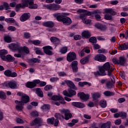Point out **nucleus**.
Segmentation results:
<instances>
[{
	"instance_id": "53",
	"label": "nucleus",
	"mask_w": 128,
	"mask_h": 128,
	"mask_svg": "<svg viewBox=\"0 0 128 128\" xmlns=\"http://www.w3.org/2000/svg\"><path fill=\"white\" fill-rule=\"evenodd\" d=\"M8 54V50H0V56L2 58V56H6L4 54Z\"/></svg>"
},
{
	"instance_id": "55",
	"label": "nucleus",
	"mask_w": 128,
	"mask_h": 128,
	"mask_svg": "<svg viewBox=\"0 0 128 128\" xmlns=\"http://www.w3.org/2000/svg\"><path fill=\"white\" fill-rule=\"evenodd\" d=\"M74 40H82V36L80 34H76L74 36Z\"/></svg>"
},
{
	"instance_id": "5",
	"label": "nucleus",
	"mask_w": 128,
	"mask_h": 128,
	"mask_svg": "<svg viewBox=\"0 0 128 128\" xmlns=\"http://www.w3.org/2000/svg\"><path fill=\"white\" fill-rule=\"evenodd\" d=\"M103 66L105 70L108 72L107 76H114V74H112V72H114V68L110 66V64L109 62H106L105 63Z\"/></svg>"
},
{
	"instance_id": "42",
	"label": "nucleus",
	"mask_w": 128,
	"mask_h": 128,
	"mask_svg": "<svg viewBox=\"0 0 128 128\" xmlns=\"http://www.w3.org/2000/svg\"><path fill=\"white\" fill-rule=\"evenodd\" d=\"M5 22L8 24H14L16 20L14 18H6L5 19Z\"/></svg>"
},
{
	"instance_id": "9",
	"label": "nucleus",
	"mask_w": 128,
	"mask_h": 128,
	"mask_svg": "<svg viewBox=\"0 0 128 128\" xmlns=\"http://www.w3.org/2000/svg\"><path fill=\"white\" fill-rule=\"evenodd\" d=\"M20 47V44L18 42L12 43L9 45V48L12 50V52H19Z\"/></svg>"
},
{
	"instance_id": "64",
	"label": "nucleus",
	"mask_w": 128,
	"mask_h": 128,
	"mask_svg": "<svg viewBox=\"0 0 128 128\" xmlns=\"http://www.w3.org/2000/svg\"><path fill=\"white\" fill-rule=\"evenodd\" d=\"M16 122H17V124H24V120L20 118H17L16 119Z\"/></svg>"
},
{
	"instance_id": "58",
	"label": "nucleus",
	"mask_w": 128,
	"mask_h": 128,
	"mask_svg": "<svg viewBox=\"0 0 128 128\" xmlns=\"http://www.w3.org/2000/svg\"><path fill=\"white\" fill-rule=\"evenodd\" d=\"M24 38L28 40V38H30V34L28 32H25L24 34Z\"/></svg>"
},
{
	"instance_id": "2",
	"label": "nucleus",
	"mask_w": 128,
	"mask_h": 128,
	"mask_svg": "<svg viewBox=\"0 0 128 128\" xmlns=\"http://www.w3.org/2000/svg\"><path fill=\"white\" fill-rule=\"evenodd\" d=\"M53 16L56 18L58 22H62L64 26H70L72 22V19L68 16H64L62 14V13L56 12L53 14Z\"/></svg>"
},
{
	"instance_id": "29",
	"label": "nucleus",
	"mask_w": 128,
	"mask_h": 128,
	"mask_svg": "<svg viewBox=\"0 0 128 128\" xmlns=\"http://www.w3.org/2000/svg\"><path fill=\"white\" fill-rule=\"evenodd\" d=\"M100 96H102V94L98 92H96L94 93L92 95V98L93 100H96V102H98V98H100Z\"/></svg>"
},
{
	"instance_id": "56",
	"label": "nucleus",
	"mask_w": 128,
	"mask_h": 128,
	"mask_svg": "<svg viewBox=\"0 0 128 128\" xmlns=\"http://www.w3.org/2000/svg\"><path fill=\"white\" fill-rule=\"evenodd\" d=\"M58 80V77H52L50 78V82H56Z\"/></svg>"
},
{
	"instance_id": "18",
	"label": "nucleus",
	"mask_w": 128,
	"mask_h": 128,
	"mask_svg": "<svg viewBox=\"0 0 128 128\" xmlns=\"http://www.w3.org/2000/svg\"><path fill=\"white\" fill-rule=\"evenodd\" d=\"M78 96L80 97V100L86 102L88 100L90 99V95L88 94H86L84 92H80L78 93Z\"/></svg>"
},
{
	"instance_id": "63",
	"label": "nucleus",
	"mask_w": 128,
	"mask_h": 128,
	"mask_svg": "<svg viewBox=\"0 0 128 128\" xmlns=\"http://www.w3.org/2000/svg\"><path fill=\"white\" fill-rule=\"evenodd\" d=\"M30 114L32 116H38V112L36 111H32Z\"/></svg>"
},
{
	"instance_id": "40",
	"label": "nucleus",
	"mask_w": 128,
	"mask_h": 128,
	"mask_svg": "<svg viewBox=\"0 0 128 128\" xmlns=\"http://www.w3.org/2000/svg\"><path fill=\"white\" fill-rule=\"evenodd\" d=\"M68 92H69L70 98H72L74 96H76V90H72L70 88L68 89Z\"/></svg>"
},
{
	"instance_id": "39",
	"label": "nucleus",
	"mask_w": 128,
	"mask_h": 128,
	"mask_svg": "<svg viewBox=\"0 0 128 128\" xmlns=\"http://www.w3.org/2000/svg\"><path fill=\"white\" fill-rule=\"evenodd\" d=\"M87 84L88 85V86H92V84L88 82H78L79 86H81V87L84 86H86Z\"/></svg>"
},
{
	"instance_id": "17",
	"label": "nucleus",
	"mask_w": 128,
	"mask_h": 128,
	"mask_svg": "<svg viewBox=\"0 0 128 128\" xmlns=\"http://www.w3.org/2000/svg\"><path fill=\"white\" fill-rule=\"evenodd\" d=\"M6 86H8L11 90H16L18 88V84L16 82L10 81L8 83L5 84Z\"/></svg>"
},
{
	"instance_id": "12",
	"label": "nucleus",
	"mask_w": 128,
	"mask_h": 128,
	"mask_svg": "<svg viewBox=\"0 0 128 128\" xmlns=\"http://www.w3.org/2000/svg\"><path fill=\"white\" fill-rule=\"evenodd\" d=\"M60 112L64 114V118L66 120H68L70 118H72V114H71L70 111L69 110L62 109L61 110Z\"/></svg>"
},
{
	"instance_id": "59",
	"label": "nucleus",
	"mask_w": 128,
	"mask_h": 128,
	"mask_svg": "<svg viewBox=\"0 0 128 128\" xmlns=\"http://www.w3.org/2000/svg\"><path fill=\"white\" fill-rule=\"evenodd\" d=\"M93 48L94 50H100V46L98 44H93Z\"/></svg>"
},
{
	"instance_id": "27",
	"label": "nucleus",
	"mask_w": 128,
	"mask_h": 128,
	"mask_svg": "<svg viewBox=\"0 0 128 128\" xmlns=\"http://www.w3.org/2000/svg\"><path fill=\"white\" fill-rule=\"evenodd\" d=\"M90 56L88 55L84 58H82L80 60L81 64H86L90 62Z\"/></svg>"
},
{
	"instance_id": "10",
	"label": "nucleus",
	"mask_w": 128,
	"mask_h": 128,
	"mask_svg": "<svg viewBox=\"0 0 128 128\" xmlns=\"http://www.w3.org/2000/svg\"><path fill=\"white\" fill-rule=\"evenodd\" d=\"M94 60L100 62H104L106 60V56L103 54H98L94 56Z\"/></svg>"
},
{
	"instance_id": "62",
	"label": "nucleus",
	"mask_w": 128,
	"mask_h": 128,
	"mask_svg": "<svg viewBox=\"0 0 128 128\" xmlns=\"http://www.w3.org/2000/svg\"><path fill=\"white\" fill-rule=\"evenodd\" d=\"M58 76H66V74L64 72H58Z\"/></svg>"
},
{
	"instance_id": "26",
	"label": "nucleus",
	"mask_w": 128,
	"mask_h": 128,
	"mask_svg": "<svg viewBox=\"0 0 128 128\" xmlns=\"http://www.w3.org/2000/svg\"><path fill=\"white\" fill-rule=\"evenodd\" d=\"M23 104L30 102V96L26 94L24 95L21 98V101H20Z\"/></svg>"
},
{
	"instance_id": "49",
	"label": "nucleus",
	"mask_w": 128,
	"mask_h": 128,
	"mask_svg": "<svg viewBox=\"0 0 128 128\" xmlns=\"http://www.w3.org/2000/svg\"><path fill=\"white\" fill-rule=\"evenodd\" d=\"M60 52L62 54H66L68 52V47L64 46L60 48Z\"/></svg>"
},
{
	"instance_id": "11",
	"label": "nucleus",
	"mask_w": 128,
	"mask_h": 128,
	"mask_svg": "<svg viewBox=\"0 0 128 128\" xmlns=\"http://www.w3.org/2000/svg\"><path fill=\"white\" fill-rule=\"evenodd\" d=\"M110 80H108L106 84V86L108 90H112L114 88V84H116V80L114 78V76H111Z\"/></svg>"
},
{
	"instance_id": "41",
	"label": "nucleus",
	"mask_w": 128,
	"mask_h": 128,
	"mask_svg": "<svg viewBox=\"0 0 128 128\" xmlns=\"http://www.w3.org/2000/svg\"><path fill=\"white\" fill-rule=\"evenodd\" d=\"M100 128H110V122H108L105 123H103L101 126Z\"/></svg>"
},
{
	"instance_id": "46",
	"label": "nucleus",
	"mask_w": 128,
	"mask_h": 128,
	"mask_svg": "<svg viewBox=\"0 0 128 128\" xmlns=\"http://www.w3.org/2000/svg\"><path fill=\"white\" fill-rule=\"evenodd\" d=\"M89 42L92 44H96L98 42V40H96V38L95 36H92L89 38Z\"/></svg>"
},
{
	"instance_id": "6",
	"label": "nucleus",
	"mask_w": 128,
	"mask_h": 128,
	"mask_svg": "<svg viewBox=\"0 0 128 128\" xmlns=\"http://www.w3.org/2000/svg\"><path fill=\"white\" fill-rule=\"evenodd\" d=\"M99 71H96L94 72V76L95 78H98V76H106V69L103 66H100L98 67Z\"/></svg>"
},
{
	"instance_id": "13",
	"label": "nucleus",
	"mask_w": 128,
	"mask_h": 128,
	"mask_svg": "<svg viewBox=\"0 0 128 128\" xmlns=\"http://www.w3.org/2000/svg\"><path fill=\"white\" fill-rule=\"evenodd\" d=\"M1 58L4 62H12L16 60V58L10 54H8L6 56H1Z\"/></svg>"
},
{
	"instance_id": "19",
	"label": "nucleus",
	"mask_w": 128,
	"mask_h": 128,
	"mask_svg": "<svg viewBox=\"0 0 128 128\" xmlns=\"http://www.w3.org/2000/svg\"><path fill=\"white\" fill-rule=\"evenodd\" d=\"M50 41L52 44H54L56 46H58L60 42V40L58 37L51 36L50 38Z\"/></svg>"
},
{
	"instance_id": "45",
	"label": "nucleus",
	"mask_w": 128,
	"mask_h": 128,
	"mask_svg": "<svg viewBox=\"0 0 128 128\" xmlns=\"http://www.w3.org/2000/svg\"><path fill=\"white\" fill-rule=\"evenodd\" d=\"M54 118L52 117L51 118H48L46 120L47 123L48 124H54Z\"/></svg>"
},
{
	"instance_id": "20",
	"label": "nucleus",
	"mask_w": 128,
	"mask_h": 128,
	"mask_svg": "<svg viewBox=\"0 0 128 128\" xmlns=\"http://www.w3.org/2000/svg\"><path fill=\"white\" fill-rule=\"evenodd\" d=\"M42 26L45 28H52L54 26V23L52 21H47L42 22Z\"/></svg>"
},
{
	"instance_id": "3",
	"label": "nucleus",
	"mask_w": 128,
	"mask_h": 128,
	"mask_svg": "<svg viewBox=\"0 0 128 128\" xmlns=\"http://www.w3.org/2000/svg\"><path fill=\"white\" fill-rule=\"evenodd\" d=\"M78 12H80V14H82V12H83L84 14H82L80 15V18L82 20V22L86 18V16H92V14H94V12H92L88 11L84 9H78Z\"/></svg>"
},
{
	"instance_id": "16",
	"label": "nucleus",
	"mask_w": 128,
	"mask_h": 128,
	"mask_svg": "<svg viewBox=\"0 0 128 128\" xmlns=\"http://www.w3.org/2000/svg\"><path fill=\"white\" fill-rule=\"evenodd\" d=\"M22 4L20 3L16 4V6H15L16 12H20V8H26V0H22Z\"/></svg>"
},
{
	"instance_id": "23",
	"label": "nucleus",
	"mask_w": 128,
	"mask_h": 128,
	"mask_svg": "<svg viewBox=\"0 0 128 128\" xmlns=\"http://www.w3.org/2000/svg\"><path fill=\"white\" fill-rule=\"evenodd\" d=\"M30 18V14L24 13L20 17V20L21 22H26Z\"/></svg>"
},
{
	"instance_id": "34",
	"label": "nucleus",
	"mask_w": 128,
	"mask_h": 128,
	"mask_svg": "<svg viewBox=\"0 0 128 128\" xmlns=\"http://www.w3.org/2000/svg\"><path fill=\"white\" fill-rule=\"evenodd\" d=\"M26 86L28 88H36V84L33 82H26Z\"/></svg>"
},
{
	"instance_id": "21",
	"label": "nucleus",
	"mask_w": 128,
	"mask_h": 128,
	"mask_svg": "<svg viewBox=\"0 0 128 128\" xmlns=\"http://www.w3.org/2000/svg\"><path fill=\"white\" fill-rule=\"evenodd\" d=\"M15 104H18L16 106V110L22 112V110H24V104H22V103L20 101L16 100Z\"/></svg>"
},
{
	"instance_id": "14",
	"label": "nucleus",
	"mask_w": 128,
	"mask_h": 128,
	"mask_svg": "<svg viewBox=\"0 0 128 128\" xmlns=\"http://www.w3.org/2000/svg\"><path fill=\"white\" fill-rule=\"evenodd\" d=\"M46 8L48 10H58L60 8V5H58V4H50V5L47 4L46 6Z\"/></svg>"
},
{
	"instance_id": "38",
	"label": "nucleus",
	"mask_w": 128,
	"mask_h": 128,
	"mask_svg": "<svg viewBox=\"0 0 128 128\" xmlns=\"http://www.w3.org/2000/svg\"><path fill=\"white\" fill-rule=\"evenodd\" d=\"M61 98H62V96H58V95H54L52 96V97L51 98V100H54V102H58V100H60Z\"/></svg>"
},
{
	"instance_id": "24",
	"label": "nucleus",
	"mask_w": 128,
	"mask_h": 128,
	"mask_svg": "<svg viewBox=\"0 0 128 128\" xmlns=\"http://www.w3.org/2000/svg\"><path fill=\"white\" fill-rule=\"evenodd\" d=\"M95 28L98 30H100L102 32H104L106 30V26L100 23H96L95 24Z\"/></svg>"
},
{
	"instance_id": "4",
	"label": "nucleus",
	"mask_w": 128,
	"mask_h": 128,
	"mask_svg": "<svg viewBox=\"0 0 128 128\" xmlns=\"http://www.w3.org/2000/svg\"><path fill=\"white\" fill-rule=\"evenodd\" d=\"M112 60L114 64H120L124 66L126 64V58L124 56H120L119 57L118 60L116 58H114Z\"/></svg>"
},
{
	"instance_id": "61",
	"label": "nucleus",
	"mask_w": 128,
	"mask_h": 128,
	"mask_svg": "<svg viewBox=\"0 0 128 128\" xmlns=\"http://www.w3.org/2000/svg\"><path fill=\"white\" fill-rule=\"evenodd\" d=\"M106 50L104 48H101L99 49L98 50V54H106Z\"/></svg>"
},
{
	"instance_id": "30",
	"label": "nucleus",
	"mask_w": 128,
	"mask_h": 128,
	"mask_svg": "<svg viewBox=\"0 0 128 128\" xmlns=\"http://www.w3.org/2000/svg\"><path fill=\"white\" fill-rule=\"evenodd\" d=\"M104 12L105 14H110L112 16H116V12L112 8H105Z\"/></svg>"
},
{
	"instance_id": "35",
	"label": "nucleus",
	"mask_w": 128,
	"mask_h": 128,
	"mask_svg": "<svg viewBox=\"0 0 128 128\" xmlns=\"http://www.w3.org/2000/svg\"><path fill=\"white\" fill-rule=\"evenodd\" d=\"M54 118H56V119L60 120H62L64 119V116L62 114H60V113H56L54 116Z\"/></svg>"
},
{
	"instance_id": "60",
	"label": "nucleus",
	"mask_w": 128,
	"mask_h": 128,
	"mask_svg": "<svg viewBox=\"0 0 128 128\" xmlns=\"http://www.w3.org/2000/svg\"><path fill=\"white\" fill-rule=\"evenodd\" d=\"M8 30H10L11 32H15L16 30V28L14 26H9L8 28Z\"/></svg>"
},
{
	"instance_id": "36",
	"label": "nucleus",
	"mask_w": 128,
	"mask_h": 128,
	"mask_svg": "<svg viewBox=\"0 0 128 128\" xmlns=\"http://www.w3.org/2000/svg\"><path fill=\"white\" fill-rule=\"evenodd\" d=\"M40 60L38 58H32L29 60L30 64H40Z\"/></svg>"
},
{
	"instance_id": "48",
	"label": "nucleus",
	"mask_w": 128,
	"mask_h": 128,
	"mask_svg": "<svg viewBox=\"0 0 128 128\" xmlns=\"http://www.w3.org/2000/svg\"><path fill=\"white\" fill-rule=\"evenodd\" d=\"M4 40L5 42H8V44H10V42H12V38L10 36H5L4 37Z\"/></svg>"
},
{
	"instance_id": "37",
	"label": "nucleus",
	"mask_w": 128,
	"mask_h": 128,
	"mask_svg": "<svg viewBox=\"0 0 128 128\" xmlns=\"http://www.w3.org/2000/svg\"><path fill=\"white\" fill-rule=\"evenodd\" d=\"M100 106L102 108H106V106H107L106 100H102L100 102Z\"/></svg>"
},
{
	"instance_id": "28",
	"label": "nucleus",
	"mask_w": 128,
	"mask_h": 128,
	"mask_svg": "<svg viewBox=\"0 0 128 128\" xmlns=\"http://www.w3.org/2000/svg\"><path fill=\"white\" fill-rule=\"evenodd\" d=\"M66 84L70 88H72V90H76V85L70 80H66Z\"/></svg>"
},
{
	"instance_id": "52",
	"label": "nucleus",
	"mask_w": 128,
	"mask_h": 128,
	"mask_svg": "<svg viewBox=\"0 0 128 128\" xmlns=\"http://www.w3.org/2000/svg\"><path fill=\"white\" fill-rule=\"evenodd\" d=\"M104 18L106 20H112V16L108 14H106L104 16Z\"/></svg>"
},
{
	"instance_id": "15",
	"label": "nucleus",
	"mask_w": 128,
	"mask_h": 128,
	"mask_svg": "<svg viewBox=\"0 0 128 128\" xmlns=\"http://www.w3.org/2000/svg\"><path fill=\"white\" fill-rule=\"evenodd\" d=\"M43 50L44 54H47L48 56H52V46H45L43 47Z\"/></svg>"
},
{
	"instance_id": "25",
	"label": "nucleus",
	"mask_w": 128,
	"mask_h": 128,
	"mask_svg": "<svg viewBox=\"0 0 128 128\" xmlns=\"http://www.w3.org/2000/svg\"><path fill=\"white\" fill-rule=\"evenodd\" d=\"M30 52V49H28V48L26 46H24L22 47H20V49L19 50V54H28V53Z\"/></svg>"
},
{
	"instance_id": "43",
	"label": "nucleus",
	"mask_w": 128,
	"mask_h": 128,
	"mask_svg": "<svg viewBox=\"0 0 128 128\" xmlns=\"http://www.w3.org/2000/svg\"><path fill=\"white\" fill-rule=\"evenodd\" d=\"M4 8L5 10H8L6 12H10V10H10V5L8 4V2H4Z\"/></svg>"
},
{
	"instance_id": "54",
	"label": "nucleus",
	"mask_w": 128,
	"mask_h": 128,
	"mask_svg": "<svg viewBox=\"0 0 128 128\" xmlns=\"http://www.w3.org/2000/svg\"><path fill=\"white\" fill-rule=\"evenodd\" d=\"M52 86L50 84H48L46 85V86H45V87L44 88V90H46V92H48V90H52Z\"/></svg>"
},
{
	"instance_id": "7",
	"label": "nucleus",
	"mask_w": 128,
	"mask_h": 128,
	"mask_svg": "<svg viewBox=\"0 0 128 128\" xmlns=\"http://www.w3.org/2000/svg\"><path fill=\"white\" fill-rule=\"evenodd\" d=\"M26 8H28L31 10H36L38 6V4H34V0H25Z\"/></svg>"
},
{
	"instance_id": "51",
	"label": "nucleus",
	"mask_w": 128,
	"mask_h": 128,
	"mask_svg": "<svg viewBox=\"0 0 128 128\" xmlns=\"http://www.w3.org/2000/svg\"><path fill=\"white\" fill-rule=\"evenodd\" d=\"M30 42H32V44L34 46H38L40 44V41L38 40H31Z\"/></svg>"
},
{
	"instance_id": "22",
	"label": "nucleus",
	"mask_w": 128,
	"mask_h": 128,
	"mask_svg": "<svg viewBox=\"0 0 128 128\" xmlns=\"http://www.w3.org/2000/svg\"><path fill=\"white\" fill-rule=\"evenodd\" d=\"M72 106L75 108H84L86 107V105L84 103L80 102H74L72 103Z\"/></svg>"
},
{
	"instance_id": "57",
	"label": "nucleus",
	"mask_w": 128,
	"mask_h": 128,
	"mask_svg": "<svg viewBox=\"0 0 128 128\" xmlns=\"http://www.w3.org/2000/svg\"><path fill=\"white\" fill-rule=\"evenodd\" d=\"M14 56L15 58H24V56L22 53H18V54H14Z\"/></svg>"
},
{
	"instance_id": "31",
	"label": "nucleus",
	"mask_w": 128,
	"mask_h": 128,
	"mask_svg": "<svg viewBox=\"0 0 128 128\" xmlns=\"http://www.w3.org/2000/svg\"><path fill=\"white\" fill-rule=\"evenodd\" d=\"M82 38H90L92 36V34L90 32L85 30L82 33Z\"/></svg>"
},
{
	"instance_id": "32",
	"label": "nucleus",
	"mask_w": 128,
	"mask_h": 128,
	"mask_svg": "<svg viewBox=\"0 0 128 128\" xmlns=\"http://www.w3.org/2000/svg\"><path fill=\"white\" fill-rule=\"evenodd\" d=\"M36 94H37L39 98H43L44 97V92L40 88H36Z\"/></svg>"
},
{
	"instance_id": "1",
	"label": "nucleus",
	"mask_w": 128,
	"mask_h": 128,
	"mask_svg": "<svg viewBox=\"0 0 128 128\" xmlns=\"http://www.w3.org/2000/svg\"><path fill=\"white\" fill-rule=\"evenodd\" d=\"M66 60L69 62H72L71 66L73 72H78V61H76V54L74 52H70L67 54Z\"/></svg>"
},
{
	"instance_id": "50",
	"label": "nucleus",
	"mask_w": 128,
	"mask_h": 128,
	"mask_svg": "<svg viewBox=\"0 0 128 128\" xmlns=\"http://www.w3.org/2000/svg\"><path fill=\"white\" fill-rule=\"evenodd\" d=\"M12 74V70H6L4 72V74L8 78H10V74Z\"/></svg>"
},
{
	"instance_id": "33",
	"label": "nucleus",
	"mask_w": 128,
	"mask_h": 128,
	"mask_svg": "<svg viewBox=\"0 0 128 128\" xmlns=\"http://www.w3.org/2000/svg\"><path fill=\"white\" fill-rule=\"evenodd\" d=\"M103 94L106 97L114 96V92L112 91L106 90L104 92Z\"/></svg>"
},
{
	"instance_id": "47",
	"label": "nucleus",
	"mask_w": 128,
	"mask_h": 128,
	"mask_svg": "<svg viewBox=\"0 0 128 128\" xmlns=\"http://www.w3.org/2000/svg\"><path fill=\"white\" fill-rule=\"evenodd\" d=\"M120 48L122 50H128V44H122L121 45H120Z\"/></svg>"
},
{
	"instance_id": "8",
	"label": "nucleus",
	"mask_w": 128,
	"mask_h": 128,
	"mask_svg": "<svg viewBox=\"0 0 128 128\" xmlns=\"http://www.w3.org/2000/svg\"><path fill=\"white\" fill-rule=\"evenodd\" d=\"M42 119L40 118H36L30 123V126H34L38 124L35 128H38L40 126H42Z\"/></svg>"
},
{
	"instance_id": "44",
	"label": "nucleus",
	"mask_w": 128,
	"mask_h": 128,
	"mask_svg": "<svg viewBox=\"0 0 128 128\" xmlns=\"http://www.w3.org/2000/svg\"><path fill=\"white\" fill-rule=\"evenodd\" d=\"M0 98L4 100H6V92L2 91H0Z\"/></svg>"
}]
</instances>
